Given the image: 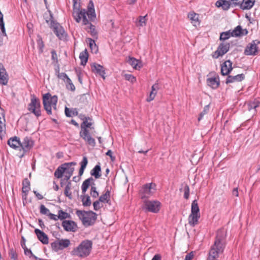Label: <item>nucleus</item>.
Masks as SVG:
<instances>
[{
	"label": "nucleus",
	"mask_w": 260,
	"mask_h": 260,
	"mask_svg": "<svg viewBox=\"0 0 260 260\" xmlns=\"http://www.w3.org/2000/svg\"><path fill=\"white\" fill-rule=\"evenodd\" d=\"M50 26L53 28L54 32L60 40L66 39L67 34L63 28L58 23L51 21Z\"/></svg>",
	"instance_id": "obj_11"
},
{
	"label": "nucleus",
	"mask_w": 260,
	"mask_h": 260,
	"mask_svg": "<svg viewBox=\"0 0 260 260\" xmlns=\"http://www.w3.org/2000/svg\"><path fill=\"white\" fill-rule=\"evenodd\" d=\"M215 6L218 8L222 7L223 10L226 11L230 9L231 4L229 0H218L216 2Z\"/></svg>",
	"instance_id": "obj_24"
},
{
	"label": "nucleus",
	"mask_w": 260,
	"mask_h": 260,
	"mask_svg": "<svg viewBox=\"0 0 260 260\" xmlns=\"http://www.w3.org/2000/svg\"><path fill=\"white\" fill-rule=\"evenodd\" d=\"M76 214L86 227L93 225L97 218V214L92 211L77 210Z\"/></svg>",
	"instance_id": "obj_3"
},
{
	"label": "nucleus",
	"mask_w": 260,
	"mask_h": 260,
	"mask_svg": "<svg viewBox=\"0 0 260 260\" xmlns=\"http://www.w3.org/2000/svg\"><path fill=\"white\" fill-rule=\"evenodd\" d=\"M22 199L23 200H26L28 192H29L30 188V182L28 180V179L25 178L24 179L22 182Z\"/></svg>",
	"instance_id": "obj_19"
},
{
	"label": "nucleus",
	"mask_w": 260,
	"mask_h": 260,
	"mask_svg": "<svg viewBox=\"0 0 260 260\" xmlns=\"http://www.w3.org/2000/svg\"><path fill=\"white\" fill-rule=\"evenodd\" d=\"M90 195L93 198H96L99 196V192L96 190V188L95 186H91L90 189Z\"/></svg>",
	"instance_id": "obj_51"
},
{
	"label": "nucleus",
	"mask_w": 260,
	"mask_h": 260,
	"mask_svg": "<svg viewBox=\"0 0 260 260\" xmlns=\"http://www.w3.org/2000/svg\"><path fill=\"white\" fill-rule=\"evenodd\" d=\"M70 216V214L67 212H66L61 210L58 211V215L57 218H59L60 219H65L66 218H69Z\"/></svg>",
	"instance_id": "obj_46"
},
{
	"label": "nucleus",
	"mask_w": 260,
	"mask_h": 260,
	"mask_svg": "<svg viewBox=\"0 0 260 260\" xmlns=\"http://www.w3.org/2000/svg\"><path fill=\"white\" fill-rule=\"evenodd\" d=\"M8 81V75L3 65L0 63V84L6 85Z\"/></svg>",
	"instance_id": "obj_21"
},
{
	"label": "nucleus",
	"mask_w": 260,
	"mask_h": 260,
	"mask_svg": "<svg viewBox=\"0 0 260 260\" xmlns=\"http://www.w3.org/2000/svg\"><path fill=\"white\" fill-rule=\"evenodd\" d=\"M81 198L83 206L88 207L91 205L90 197L88 194H84V195L81 196Z\"/></svg>",
	"instance_id": "obj_38"
},
{
	"label": "nucleus",
	"mask_w": 260,
	"mask_h": 260,
	"mask_svg": "<svg viewBox=\"0 0 260 260\" xmlns=\"http://www.w3.org/2000/svg\"><path fill=\"white\" fill-rule=\"evenodd\" d=\"M51 58H52V59L54 62H57V61H58L57 55L56 51L54 50H53L51 51Z\"/></svg>",
	"instance_id": "obj_62"
},
{
	"label": "nucleus",
	"mask_w": 260,
	"mask_h": 260,
	"mask_svg": "<svg viewBox=\"0 0 260 260\" xmlns=\"http://www.w3.org/2000/svg\"><path fill=\"white\" fill-rule=\"evenodd\" d=\"M65 114L68 117H73L74 116L78 115V112L77 109H73L72 110L69 108L66 107L65 108Z\"/></svg>",
	"instance_id": "obj_39"
},
{
	"label": "nucleus",
	"mask_w": 260,
	"mask_h": 260,
	"mask_svg": "<svg viewBox=\"0 0 260 260\" xmlns=\"http://www.w3.org/2000/svg\"><path fill=\"white\" fill-rule=\"evenodd\" d=\"M123 76L126 80L131 82L132 83L136 82V77L131 74H125L123 75Z\"/></svg>",
	"instance_id": "obj_48"
},
{
	"label": "nucleus",
	"mask_w": 260,
	"mask_h": 260,
	"mask_svg": "<svg viewBox=\"0 0 260 260\" xmlns=\"http://www.w3.org/2000/svg\"><path fill=\"white\" fill-rule=\"evenodd\" d=\"M191 213L200 214V209L197 200H194L191 204Z\"/></svg>",
	"instance_id": "obj_41"
},
{
	"label": "nucleus",
	"mask_w": 260,
	"mask_h": 260,
	"mask_svg": "<svg viewBox=\"0 0 260 260\" xmlns=\"http://www.w3.org/2000/svg\"><path fill=\"white\" fill-rule=\"evenodd\" d=\"M156 93H157V92L151 91L149 97L147 99V101L148 102H150L151 101L153 100L155 97Z\"/></svg>",
	"instance_id": "obj_60"
},
{
	"label": "nucleus",
	"mask_w": 260,
	"mask_h": 260,
	"mask_svg": "<svg viewBox=\"0 0 260 260\" xmlns=\"http://www.w3.org/2000/svg\"><path fill=\"white\" fill-rule=\"evenodd\" d=\"M40 102L35 95H31L30 103L28 105V110L37 117L41 115Z\"/></svg>",
	"instance_id": "obj_8"
},
{
	"label": "nucleus",
	"mask_w": 260,
	"mask_h": 260,
	"mask_svg": "<svg viewBox=\"0 0 260 260\" xmlns=\"http://www.w3.org/2000/svg\"><path fill=\"white\" fill-rule=\"evenodd\" d=\"M58 98L56 95L51 96L49 93H46L43 97V103L44 109L49 115L52 114V107L56 109Z\"/></svg>",
	"instance_id": "obj_5"
},
{
	"label": "nucleus",
	"mask_w": 260,
	"mask_h": 260,
	"mask_svg": "<svg viewBox=\"0 0 260 260\" xmlns=\"http://www.w3.org/2000/svg\"><path fill=\"white\" fill-rule=\"evenodd\" d=\"M188 18L189 19L191 24L194 26L200 25V21L199 20V14L194 13V12H190L188 14Z\"/></svg>",
	"instance_id": "obj_23"
},
{
	"label": "nucleus",
	"mask_w": 260,
	"mask_h": 260,
	"mask_svg": "<svg viewBox=\"0 0 260 260\" xmlns=\"http://www.w3.org/2000/svg\"><path fill=\"white\" fill-rule=\"evenodd\" d=\"M5 118L4 110L0 108V134L5 131Z\"/></svg>",
	"instance_id": "obj_28"
},
{
	"label": "nucleus",
	"mask_w": 260,
	"mask_h": 260,
	"mask_svg": "<svg viewBox=\"0 0 260 260\" xmlns=\"http://www.w3.org/2000/svg\"><path fill=\"white\" fill-rule=\"evenodd\" d=\"M91 70L93 72L98 74L99 75L102 76L105 79V71L104 68L100 64L94 63L91 66Z\"/></svg>",
	"instance_id": "obj_18"
},
{
	"label": "nucleus",
	"mask_w": 260,
	"mask_h": 260,
	"mask_svg": "<svg viewBox=\"0 0 260 260\" xmlns=\"http://www.w3.org/2000/svg\"><path fill=\"white\" fill-rule=\"evenodd\" d=\"M0 28L4 36H6L5 23L3 20V14L0 11Z\"/></svg>",
	"instance_id": "obj_44"
},
{
	"label": "nucleus",
	"mask_w": 260,
	"mask_h": 260,
	"mask_svg": "<svg viewBox=\"0 0 260 260\" xmlns=\"http://www.w3.org/2000/svg\"><path fill=\"white\" fill-rule=\"evenodd\" d=\"M184 198L188 199L189 196V187L187 184H185L184 188Z\"/></svg>",
	"instance_id": "obj_56"
},
{
	"label": "nucleus",
	"mask_w": 260,
	"mask_h": 260,
	"mask_svg": "<svg viewBox=\"0 0 260 260\" xmlns=\"http://www.w3.org/2000/svg\"><path fill=\"white\" fill-rule=\"evenodd\" d=\"M229 1L231 4V6H239V7L240 8V4H241V1L239 0H229Z\"/></svg>",
	"instance_id": "obj_57"
},
{
	"label": "nucleus",
	"mask_w": 260,
	"mask_h": 260,
	"mask_svg": "<svg viewBox=\"0 0 260 260\" xmlns=\"http://www.w3.org/2000/svg\"><path fill=\"white\" fill-rule=\"evenodd\" d=\"M8 145L14 149H16V136L10 138L7 142Z\"/></svg>",
	"instance_id": "obj_42"
},
{
	"label": "nucleus",
	"mask_w": 260,
	"mask_h": 260,
	"mask_svg": "<svg viewBox=\"0 0 260 260\" xmlns=\"http://www.w3.org/2000/svg\"><path fill=\"white\" fill-rule=\"evenodd\" d=\"M87 164V158L86 156H84L83 157L82 160L80 162L81 167L79 171V175L80 176H81L83 175Z\"/></svg>",
	"instance_id": "obj_37"
},
{
	"label": "nucleus",
	"mask_w": 260,
	"mask_h": 260,
	"mask_svg": "<svg viewBox=\"0 0 260 260\" xmlns=\"http://www.w3.org/2000/svg\"><path fill=\"white\" fill-rule=\"evenodd\" d=\"M127 62L135 69L141 68V66L139 65V60L134 57H129Z\"/></svg>",
	"instance_id": "obj_40"
},
{
	"label": "nucleus",
	"mask_w": 260,
	"mask_h": 260,
	"mask_svg": "<svg viewBox=\"0 0 260 260\" xmlns=\"http://www.w3.org/2000/svg\"><path fill=\"white\" fill-rule=\"evenodd\" d=\"M91 182H93V179L92 177H90L86 179L82 183V192L83 194H85L87 191L88 188L91 184Z\"/></svg>",
	"instance_id": "obj_34"
},
{
	"label": "nucleus",
	"mask_w": 260,
	"mask_h": 260,
	"mask_svg": "<svg viewBox=\"0 0 260 260\" xmlns=\"http://www.w3.org/2000/svg\"><path fill=\"white\" fill-rule=\"evenodd\" d=\"M9 256L11 258V260H16V250L13 249H11L9 251Z\"/></svg>",
	"instance_id": "obj_58"
},
{
	"label": "nucleus",
	"mask_w": 260,
	"mask_h": 260,
	"mask_svg": "<svg viewBox=\"0 0 260 260\" xmlns=\"http://www.w3.org/2000/svg\"><path fill=\"white\" fill-rule=\"evenodd\" d=\"M63 164H68V165L63 167V168H65V171L64 173L69 174L70 175H72L73 172L75 170L74 167H72L73 166H75L77 165L76 162H67L64 163Z\"/></svg>",
	"instance_id": "obj_30"
},
{
	"label": "nucleus",
	"mask_w": 260,
	"mask_h": 260,
	"mask_svg": "<svg viewBox=\"0 0 260 260\" xmlns=\"http://www.w3.org/2000/svg\"><path fill=\"white\" fill-rule=\"evenodd\" d=\"M88 54L86 49L80 53L79 58L81 60V65L84 66L86 64L88 60Z\"/></svg>",
	"instance_id": "obj_35"
},
{
	"label": "nucleus",
	"mask_w": 260,
	"mask_h": 260,
	"mask_svg": "<svg viewBox=\"0 0 260 260\" xmlns=\"http://www.w3.org/2000/svg\"><path fill=\"white\" fill-rule=\"evenodd\" d=\"M227 230L221 228L216 232L213 244L211 246L207 260H218L220 255L223 254L227 244Z\"/></svg>",
	"instance_id": "obj_1"
},
{
	"label": "nucleus",
	"mask_w": 260,
	"mask_h": 260,
	"mask_svg": "<svg viewBox=\"0 0 260 260\" xmlns=\"http://www.w3.org/2000/svg\"><path fill=\"white\" fill-rule=\"evenodd\" d=\"M232 62L231 60L225 61L221 67V73L222 75H228L232 70Z\"/></svg>",
	"instance_id": "obj_16"
},
{
	"label": "nucleus",
	"mask_w": 260,
	"mask_h": 260,
	"mask_svg": "<svg viewBox=\"0 0 260 260\" xmlns=\"http://www.w3.org/2000/svg\"><path fill=\"white\" fill-rule=\"evenodd\" d=\"M64 230L68 232H75L77 230V224L72 220H64L62 223Z\"/></svg>",
	"instance_id": "obj_15"
},
{
	"label": "nucleus",
	"mask_w": 260,
	"mask_h": 260,
	"mask_svg": "<svg viewBox=\"0 0 260 260\" xmlns=\"http://www.w3.org/2000/svg\"><path fill=\"white\" fill-rule=\"evenodd\" d=\"M232 36V33L231 30L222 32L220 34V40L222 41H225L228 40Z\"/></svg>",
	"instance_id": "obj_45"
},
{
	"label": "nucleus",
	"mask_w": 260,
	"mask_h": 260,
	"mask_svg": "<svg viewBox=\"0 0 260 260\" xmlns=\"http://www.w3.org/2000/svg\"><path fill=\"white\" fill-rule=\"evenodd\" d=\"M244 78L245 75L244 74H240L234 76L229 75L226 78L225 83L229 84L235 82H240L244 80Z\"/></svg>",
	"instance_id": "obj_20"
},
{
	"label": "nucleus",
	"mask_w": 260,
	"mask_h": 260,
	"mask_svg": "<svg viewBox=\"0 0 260 260\" xmlns=\"http://www.w3.org/2000/svg\"><path fill=\"white\" fill-rule=\"evenodd\" d=\"M91 241H83L80 245L72 251L73 254L80 257H85L89 255L92 249Z\"/></svg>",
	"instance_id": "obj_4"
},
{
	"label": "nucleus",
	"mask_w": 260,
	"mask_h": 260,
	"mask_svg": "<svg viewBox=\"0 0 260 260\" xmlns=\"http://www.w3.org/2000/svg\"><path fill=\"white\" fill-rule=\"evenodd\" d=\"M88 21V24L85 25L86 26L85 27V29L88 32L90 33L92 37H94L97 35V32L95 30V27L94 25H92L90 22H89V21H91L89 18Z\"/></svg>",
	"instance_id": "obj_29"
},
{
	"label": "nucleus",
	"mask_w": 260,
	"mask_h": 260,
	"mask_svg": "<svg viewBox=\"0 0 260 260\" xmlns=\"http://www.w3.org/2000/svg\"><path fill=\"white\" fill-rule=\"evenodd\" d=\"M73 17L77 23H79L82 19L83 25L88 24V19L86 15L90 21H94L96 18V15L94 8L93 3L90 1L88 6V11L85 9H81L80 0H73Z\"/></svg>",
	"instance_id": "obj_2"
},
{
	"label": "nucleus",
	"mask_w": 260,
	"mask_h": 260,
	"mask_svg": "<svg viewBox=\"0 0 260 260\" xmlns=\"http://www.w3.org/2000/svg\"><path fill=\"white\" fill-rule=\"evenodd\" d=\"M87 40L90 49L94 51L95 52H96L98 50V47L96 46L95 41L91 38H87Z\"/></svg>",
	"instance_id": "obj_43"
},
{
	"label": "nucleus",
	"mask_w": 260,
	"mask_h": 260,
	"mask_svg": "<svg viewBox=\"0 0 260 260\" xmlns=\"http://www.w3.org/2000/svg\"><path fill=\"white\" fill-rule=\"evenodd\" d=\"M230 44L229 43H221L216 51L213 54V57L217 58L225 54L229 50Z\"/></svg>",
	"instance_id": "obj_14"
},
{
	"label": "nucleus",
	"mask_w": 260,
	"mask_h": 260,
	"mask_svg": "<svg viewBox=\"0 0 260 260\" xmlns=\"http://www.w3.org/2000/svg\"><path fill=\"white\" fill-rule=\"evenodd\" d=\"M40 213L42 214L47 215L48 216V214L49 213H50L49 212V210L44 205H41L40 206Z\"/></svg>",
	"instance_id": "obj_53"
},
{
	"label": "nucleus",
	"mask_w": 260,
	"mask_h": 260,
	"mask_svg": "<svg viewBox=\"0 0 260 260\" xmlns=\"http://www.w3.org/2000/svg\"><path fill=\"white\" fill-rule=\"evenodd\" d=\"M92 125V122L91 121H89L87 124L85 125L84 128L82 130H81L80 132V136L82 138L85 142L88 145L94 147L95 145V140L91 136L89 131L88 129V128H93L91 126Z\"/></svg>",
	"instance_id": "obj_6"
},
{
	"label": "nucleus",
	"mask_w": 260,
	"mask_h": 260,
	"mask_svg": "<svg viewBox=\"0 0 260 260\" xmlns=\"http://www.w3.org/2000/svg\"><path fill=\"white\" fill-rule=\"evenodd\" d=\"M200 218V214L191 213L188 217V223L190 225L194 226L198 223V220Z\"/></svg>",
	"instance_id": "obj_26"
},
{
	"label": "nucleus",
	"mask_w": 260,
	"mask_h": 260,
	"mask_svg": "<svg viewBox=\"0 0 260 260\" xmlns=\"http://www.w3.org/2000/svg\"><path fill=\"white\" fill-rule=\"evenodd\" d=\"M156 185L153 183H147L144 185L140 191L141 197L142 199L150 197L156 190Z\"/></svg>",
	"instance_id": "obj_9"
},
{
	"label": "nucleus",
	"mask_w": 260,
	"mask_h": 260,
	"mask_svg": "<svg viewBox=\"0 0 260 260\" xmlns=\"http://www.w3.org/2000/svg\"><path fill=\"white\" fill-rule=\"evenodd\" d=\"M57 77L59 78L62 79L64 81H67L68 78H70L64 73H58Z\"/></svg>",
	"instance_id": "obj_59"
},
{
	"label": "nucleus",
	"mask_w": 260,
	"mask_h": 260,
	"mask_svg": "<svg viewBox=\"0 0 260 260\" xmlns=\"http://www.w3.org/2000/svg\"><path fill=\"white\" fill-rule=\"evenodd\" d=\"M100 202H101L99 200H97L93 202V206L94 210L98 211L103 207V205Z\"/></svg>",
	"instance_id": "obj_54"
},
{
	"label": "nucleus",
	"mask_w": 260,
	"mask_h": 260,
	"mask_svg": "<svg viewBox=\"0 0 260 260\" xmlns=\"http://www.w3.org/2000/svg\"><path fill=\"white\" fill-rule=\"evenodd\" d=\"M193 256V254L192 252H191L186 255L184 260H191Z\"/></svg>",
	"instance_id": "obj_64"
},
{
	"label": "nucleus",
	"mask_w": 260,
	"mask_h": 260,
	"mask_svg": "<svg viewBox=\"0 0 260 260\" xmlns=\"http://www.w3.org/2000/svg\"><path fill=\"white\" fill-rule=\"evenodd\" d=\"M260 42L257 40H253L251 43H248L244 50V54L246 55L254 56L258 53V47L257 45Z\"/></svg>",
	"instance_id": "obj_10"
},
{
	"label": "nucleus",
	"mask_w": 260,
	"mask_h": 260,
	"mask_svg": "<svg viewBox=\"0 0 260 260\" xmlns=\"http://www.w3.org/2000/svg\"><path fill=\"white\" fill-rule=\"evenodd\" d=\"M88 121H92V119L90 118L89 117H87V118L85 119V120H84L82 123L81 124V130H82L85 127V125L87 124Z\"/></svg>",
	"instance_id": "obj_63"
},
{
	"label": "nucleus",
	"mask_w": 260,
	"mask_h": 260,
	"mask_svg": "<svg viewBox=\"0 0 260 260\" xmlns=\"http://www.w3.org/2000/svg\"><path fill=\"white\" fill-rule=\"evenodd\" d=\"M17 156L21 158L23 156L25 151L29 150L32 146V142L29 138L26 137L22 142H21L19 139L17 138Z\"/></svg>",
	"instance_id": "obj_7"
},
{
	"label": "nucleus",
	"mask_w": 260,
	"mask_h": 260,
	"mask_svg": "<svg viewBox=\"0 0 260 260\" xmlns=\"http://www.w3.org/2000/svg\"><path fill=\"white\" fill-rule=\"evenodd\" d=\"M260 103L256 101L253 102L249 103L248 104V109L249 111L252 109H255L257 107H259Z\"/></svg>",
	"instance_id": "obj_47"
},
{
	"label": "nucleus",
	"mask_w": 260,
	"mask_h": 260,
	"mask_svg": "<svg viewBox=\"0 0 260 260\" xmlns=\"http://www.w3.org/2000/svg\"><path fill=\"white\" fill-rule=\"evenodd\" d=\"M68 165V164H62L59 166L54 172V176L57 178H61L64 173L65 168L63 167Z\"/></svg>",
	"instance_id": "obj_32"
},
{
	"label": "nucleus",
	"mask_w": 260,
	"mask_h": 260,
	"mask_svg": "<svg viewBox=\"0 0 260 260\" xmlns=\"http://www.w3.org/2000/svg\"><path fill=\"white\" fill-rule=\"evenodd\" d=\"M232 37H240L246 35L248 31L246 29H243L240 25H238L231 31Z\"/></svg>",
	"instance_id": "obj_22"
},
{
	"label": "nucleus",
	"mask_w": 260,
	"mask_h": 260,
	"mask_svg": "<svg viewBox=\"0 0 260 260\" xmlns=\"http://www.w3.org/2000/svg\"><path fill=\"white\" fill-rule=\"evenodd\" d=\"M207 83L213 89H216L219 85V79L216 78H208L207 80Z\"/></svg>",
	"instance_id": "obj_27"
},
{
	"label": "nucleus",
	"mask_w": 260,
	"mask_h": 260,
	"mask_svg": "<svg viewBox=\"0 0 260 260\" xmlns=\"http://www.w3.org/2000/svg\"><path fill=\"white\" fill-rule=\"evenodd\" d=\"M160 203L157 201H144V206L143 208L148 212L153 213H157L159 210Z\"/></svg>",
	"instance_id": "obj_13"
},
{
	"label": "nucleus",
	"mask_w": 260,
	"mask_h": 260,
	"mask_svg": "<svg viewBox=\"0 0 260 260\" xmlns=\"http://www.w3.org/2000/svg\"><path fill=\"white\" fill-rule=\"evenodd\" d=\"M99 200L102 203L110 204V191L107 189L105 193L99 198Z\"/></svg>",
	"instance_id": "obj_31"
},
{
	"label": "nucleus",
	"mask_w": 260,
	"mask_h": 260,
	"mask_svg": "<svg viewBox=\"0 0 260 260\" xmlns=\"http://www.w3.org/2000/svg\"><path fill=\"white\" fill-rule=\"evenodd\" d=\"M147 15H146L144 16H139L136 21V25L139 27L146 26L147 21Z\"/></svg>",
	"instance_id": "obj_36"
},
{
	"label": "nucleus",
	"mask_w": 260,
	"mask_h": 260,
	"mask_svg": "<svg viewBox=\"0 0 260 260\" xmlns=\"http://www.w3.org/2000/svg\"><path fill=\"white\" fill-rule=\"evenodd\" d=\"M67 83V88L69 90H70L72 91H75V87L73 83H72L70 78H68L67 81H66Z\"/></svg>",
	"instance_id": "obj_49"
},
{
	"label": "nucleus",
	"mask_w": 260,
	"mask_h": 260,
	"mask_svg": "<svg viewBox=\"0 0 260 260\" xmlns=\"http://www.w3.org/2000/svg\"><path fill=\"white\" fill-rule=\"evenodd\" d=\"M35 233L37 236L38 239L44 244H47L48 243V236L43 231L39 229H36L35 230Z\"/></svg>",
	"instance_id": "obj_17"
},
{
	"label": "nucleus",
	"mask_w": 260,
	"mask_h": 260,
	"mask_svg": "<svg viewBox=\"0 0 260 260\" xmlns=\"http://www.w3.org/2000/svg\"><path fill=\"white\" fill-rule=\"evenodd\" d=\"M209 110V105H206L204 107L203 111L200 114L199 116L198 117V121H200L204 115L206 114Z\"/></svg>",
	"instance_id": "obj_50"
},
{
	"label": "nucleus",
	"mask_w": 260,
	"mask_h": 260,
	"mask_svg": "<svg viewBox=\"0 0 260 260\" xmlns=\"http://www.w3.org/2000/svg\"><path fill=\"white\" fill-rule=\"evenodd\" d=\"M24 250V253L26 255L28 256L30 258L32 257L35 259H38V257L33 254L31 251L28 249L27 247L23 249Z\"/></svg>",
	"instance_id": "obj_52"
},
{
	"label": "nucleus",
	"mask_w": 260,
	"mask_h": 260,
	"mask_svg": "<svg viewBox=\"0 0 260 260\" xmlns=\"http://www.w3.org/2000/svg\"><path fill=\"white\" fill-rule=\"evenodd\" d=\"M101 171V166L100 163L96 165L93 169L91 170L90 174L92 176H93L96 179L99 178L101 176L100 173Z\"/></svg>",
	"instance_id": "obj_33"
},
{
	"label": "nucleus",
	"mask_w": 260,
	"mask_h": 260,
	"mask_svg": "<svg viewBox=\"0 0 260 260\" xmlns=\"http://www.w3.org/2000/svg\"><path fill=\"white\" fill-rule=\"evenodd\" d=\"M70 190L71 189L69 188V187L65 188L64 193L66 197H68L70 199H71L72 198V192H70Z\"/></svg>",
	"instance_id": "obj_61"
},
{
	"label": "nucleus",
	"mask_w": 260,
	"mask_h": 260,
	"mask_svg": "<svg viewBox=\"0 0 260 260\" xmlns=\"http://www.w3.org/2000/svg\"><path fill=\"white\" fill-rule=\"evenodd\" d=\"M38 40H37V44L38 47L39 48L41 52H43V48H44V43L43 41L42 40V39L41 38L40 36H38Z\"/></svg>",
	"instance_id": "obj_55"
},
{
	"label": "nucleus",
	"mask_w": 260,
	"mask_h": 260,
	"mask_svg": "<svg viewBox=\"0 0 260 260\" xmlns=\"http://www.w3.org/2000/svg\"><path fill=\"white\" fill-rule=\"evenodd\" d=\"M70 241L67 239H61L56 240L51 243L52 249L55 251L62 250L68 247L70 245Z\"/></svg>",
	"instance_id": "obj_12"
},
{
	"label": "nucleus",
	"mask_w": 260,
	"mask_h": 260,
	"mask_svg": "<svg viewBox=\"0 0 260 260\" xmlns=\"http://www.w3.org/2000/svg\"><path fill=\"white\" fill-rule=\"evenodd\" d=\"M255 2V0H243L240 4V9L249 10L253 6Z\"/></svg>",
	"instance_id": "obj_25"
}]
</instances>
